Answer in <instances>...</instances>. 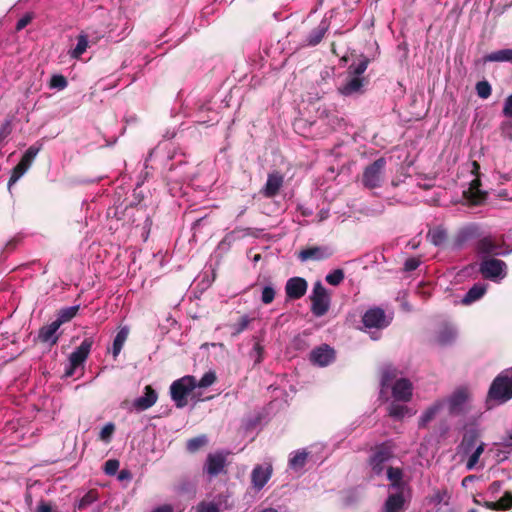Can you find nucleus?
<instances>
[{"label":"nucleus","mask_w":512,"mask_h":512,"mask_svg":"<svg viewBox=\"0 0 512 512\" xmlns=\"http://www.w3.org/2000/svg\"><path fill=\"white\" fill-rule=\"evenodd\" d=\"M398 371L386 366L382 369L380 379V397L387 398V392L391 389L392 398L403 403L409 402L413 395V384L406 378H397Z\"/></svg>","instance_id":"obj_1"},{"label":"nucleus","mask_w":512,"mask_h":512,"mask_svg":"<svg viewBox=\"0 0 512 512\" xmlns=\"http://www.w3.org/2000/svg\"><path fill=\"white\" fill-rule=\"evenodd\" d=\"M479 438V429L476 427L469 428L464 433L458 446L459 452L467 458L465 467L468 471L484 467V464H480V456L483 454L486 444Z\"/></svg>","instance_id":"obj_2"},{"label":"nucleus","mask_w":512,"mask_h":512,"mask_svg":"<svg viewBox=\"0 0 512 512\" xmlns=\"http://www.w3.org/2000/svg\"><path fill=\"white\" fill-rule=\"evenodd\" d=\"M488 397L500 404L512 398V367L502 371L492 382Z\"/></svg>","instance_id":"obj_3"},{"label":"nucleus","mask_w":512,"mask_h":512,"mask_svg":"<svg viewBox=\"0 0 512 512\" xmlns=\"http://www.w3.org/2000/svg\"><path fill=\"white\" fill-rule=\"evenodd\" d=\"M195 388L196 378L191 375L177 379L171 384L170 395L177 408H183L187 405V398Z\"/></svg>","instance_id":"obj_4"},{"label":"nucleus","mask_w":512,"mask_h":512,"mask_svg":"<svg viewBox=\"0 0 512 512\" xmlns=\"http://www.w3.org/2000/svg\"><path fill=\"white\" fill-rule=\"evenodd\" d=\"M362 322L366 331L371 334V338L378 340L379 333L377 331L386 328L390 324L391 318H388L381 308L374 307L364 313Z\"/></svg>","instance_id":"obj_5"},{"label":"nucleus","mask_w":512,"mask_h":512,"mask_svg":"<svg viewBox=\"0 0 512 512\" xmlns=\"http://www.w3.org/2000/svg\"><path fill=\"white\" fill-rule=\"evenodd\" d=\"M442 400L451 416H460L469 409L470 394L466 388H458Z\"/></svg>","instance_id":"obj_6"},{"label":"nucleus","mask_w":512,"mask_h":512,"mask_svg":"<svg viewBox=\"0 0 512 512\" xmlns=\"http://www.w3.org/2000/svg\"><path fill=\"white\" fill-rule=\"evenodd\" d=\"M311 299V312L316 317L324 316L330 308V295L320 281L314 284Z\"/></svg>","instance_id":"obj_7"},{"label":"nucleus","mask_w":512,"mask_h":512,"mask_svg":"<svg viewBox=\"0 0 512 512\" xmlns=\"http://www.w3.org/2000/svg\"><path fill=\"white\" fill-rule=\"evenodd\" d=\"M386 167L385 158L376 159L372 164L364 169L362 183L368 189H374L381 186L383 174Z\"/></svg>","instance_id":"obj_8"},{"label":"nucleus","mask_w":512,"mask_h":512,"mask_svg":"<svg viewBox=\"0 0 512 512\" xmlns=\"http://www.w3.org/2000/svg\"><path fill=\"white\" fill-rule=\"evenodd\" d=\"M479 271L484 278L494 282H500L507 275V265L504 261L499 259L484 258L480 263Z\"/></svg>","instance_id":"obj_9"},{"label":"nucleus","mask_w":512,"mask_h":512,"mask_svg":"<svg viewBox=\"0 0 512 512\" xmlns=\"http://www.w3.org/2000/svg\"><path fill=\"white\" fill-rule=\"evenodd\" d=\"M40 150L41 145H32L26 150L20 162L12 170V174L8 182L9 190L11 189V186L29 170Z\"/></svg>","instance_id":"obj_10"},{"label":"nucleus","mask_w":512,"mask_h":512,"mask_svg":"<svg viewBox=\"0 0 512 512\" xmlns=\"http://www.w3.org/2000/svg\"><path fill=\"white\" fill-rule=\"evenodd\" d=\"M382 512H402L410 500V488L389 490Z\"/></svg>","instance_id":"obj_11"},{"label":"nucleus","mask_w":512,"mask_h":512,"mask_svg":"<svg viewBox=\"0 0 512 512\" xmlns=\"http://www.w3.org/2000/svg\"><path fill=\"white\" fill-rule=\"evenodd\" d=\"M392 457L393 452L388 445L381 444L380 446L376 447L369 460L373 473L375 475H381L386 468V464Z\"/></svg>","instance_id":"obj_12"},{"label":"nucleus","mask_w":512,"mask_h":512,"mask_svg":"<svg viewBox=\"0 0 512 512\" xmlns=\"http://www.w3.org/2000/svg\"><path fill=\"white\" fill-rule=\"evenodd\" d=\"M93 338L87 337L85 338L79 347H77L69 356V363L71 366L70 370L66 371L67 376H72L74 369L82 365L87 357L89 356V353L91 351V348L93 346Z\"/></svg>","instance_id":"obj_13"},{"label":"nucleus","mask_w":512,"mask_h":512,"mask_svg":"<svg viewBox=\"0 0 512 512\" xmlns=\"http://www.w3.org/2000/svg\"><path fill=\"white\" fill-rule=\"evenodd\" d=\"M367 80L347 74L345 81L338 87V92L345 97L358 96L364 93Z\"/></svg>","instance_id":"obj_14"},{"label":"nucleus","mask_w":512,"mask_h":512,"mask_svg":"<svg viewBox=\"0 0 512 512\" xmlns=\"http://www.w3.org/2000/svg\"><path fill=\"white\" fill-rule=\"evenodd\" d=\"M477 251L484 258L489 256H504L512 252L505 250L502 244L497 243L491 236L480 239L477 243Z\"/></svg>","instance_id":"obj_15"},{"label":"nucleus","mask_w":512,"mask_h":512,"mask_svg":"<svg viewBox=\"0 0 512 512\" xmlns=\"http://www.w3.org/2000/svg\"><path fill=\"white\" fill-rule=\"evenodd\" d=\"M470 171L474 178L470 181L469 187L464 191V195L474 204L480 203L484 199V193L480 190V179L478 177L480 165L473 161L470 163Z\"/></svg>","instance_id":"obj_16"},{"label":"nucleus","mask_w":512,"mask_h":512,"mask_svg":"<svg viewBox=\"0 0 512 512\" xmlns=\"http://www.w3.org/2000/svg\"><path fill=\"white\" fill-rule=\"evenodd\" d=\"M273 468L271 464L256 465L251 472V485L256 492L261 491L271 479Z\"/></svg>","instance_id":"obj_17"},{"label":"nucleus","mask_w":512,"mask_h":512,"mask_svg":"<svg viewBox=\"0 0 512 512\" xmlns=\"http://www.w3.org/2000/svg\"><path fill=\"white\" fill-rule=\"evenodd\" d=\"M309 359L316 366L326 367L335 360V350L327 344H322L312 349Z\"/></svg>","instance_id":"obj_18"},{"label":"nucleus","mask_w":512,"mask_h":512,"mask_svg":"<svg viewBox=\"0 0 512 512\" xmlns=\"http://www.w3.org/2000/svg\"><path fill=\"white\" fill-rule=\"evenodd\" d=\"M232 508V504L229 503V496L219 494L213 501H201L197 504L196 512H221Z\"/></svg>","instance_id":"obj_19"},{"label":"nucleus","mask_w":512,"mask_h":512,"mask_svg":"<svg viewBox=\"0 0 512 512\" xmlns=\"http://www.w3.org/2000/svg\"><path fill=\"white\" fill-rule=\"evenodd\" d=\"M308 289L307 281L302 277H291L286 281L285 293L289 300L302 298Z\"/></svg>","instance_id":"obj_20"},{"label":"nucleus","mask_w":512,"mask_h":512,"mask_svg":"<svg viewBox=\"0 0 512 512\" xmlns=\"http://www.w3.org/2000/svg\"><path fill=\"white\" fill-rule=\"evenodd\" d=\"M330 27V21L328 18L324 17L320 23L317 25V27L311 29L307 35L304 37L302 44L303 46L307 47H314L317 46L322 39L324 38L325 34L329 30Z\"/></svg>","instance_id":"obj_21"},{"label":"nucleus","mask_w":512,"mask_h":512,"mask_svg":"<svg viewBox=\"0 0 512 512\" xmlns=\"http://www.w3.org/2000/svg\"><path fill=\"white\" fill-rule=\"evenodd\" d=\"M158 400L157 391L150 385L144 387L143 395L135 398L132 402V409L137 412L151 408Z\"/></svg>","instance_id":"obj_22"},{"label":"nucleus","mask_w":512,"mask_h":512,"mask_svg":"<svg viewBox=\"0 0 512 512\" xmlns=\"http://www.w3.org/2000/svg\"><path fill=\"white\" fill-rule=\"evenodd\" d=\"M284 184V176L278 172L273 171L268 174L267 181L261 189V194L266 198L275 197Z\"/></svg>","instance_id":"obj_23"},{"label":"nucleus","mask_w":512,"mask_h":512,"mask_svg":"<svg viewBox=\"0 0 512 512\" xmlns=\"http://www.w3.org/2000/svg\"><path fill=\"white\" fill-rule=\"evenodd\" d=\"M445 407V402L443 400H436L430 406H428L420 415L418 419V428L423 429L428 426L430 422H432L436 416L443 410Z\"/></svg>","instance_id":"obj_24"},{"label":"nucleus","mask_w":512,"mask_h":512,"mask_svg":"<svg viewBox=\"0 0 512 512\" xmlns=\"http://www.w3.org/2000/svg\"><path fill=\"white\" fill-rule=\"evenodd\" d=\"M332 255V250L327 246H316L302 250L299 253V259L303 262L308 260H323Z\"/></svg>","instance_id":"obj_25"},{"label":"nucleus","mask_w":512,"mask_h":512,"mask_svg":"<svg viewBox=\"0 0 512 512\" xmlns=\"http://www.w3.org/2000/svg\"><path fill=\"white\" fill-rule=\"evenodd\" d=\"M60 325L56 321H53L52 323L43 326L40 328L38 333V338L41 342L47 343L50 346L55 345L58 342L59 336L57 334V331L59 330Z\"/></svg>","instance_id":"obj_26"},{"label":"nucleus","mask_w":512,"mask_h":512,"mask_svg":"<svg viewBox=\"0 0 512 512\" xmlns=\"http://www.w3.org/2000/svg\"><path fill=\"white\" fill-rule=\"evenodd\" d=\"M309 453L305 449L293 451L289 455L288 467L296 473H301L307 463Z\"/></svg>","instance_id":"obj_27"},{"label":"nucleus","mask_w":512,"mask_h":512,"mask_svg":"<svg viewBox=\"0 0 512 512\" xmlns=\"http://www.w3.org/2000/svg\"><path fill=\"white\" fill-rule=\"evenodd\" d=\"M400 401H392L388 408V415L394 420H402L405 417H410L415 414V411L410 409L405 404L399 403Z\"/></svg>","instance_id":"obj_28"},{"label":"nucleus","mask_w":512,"mask_h":512,"mask_svg":"<svg viewBox=\"0 0 512 512\" xmlns=\"http://www.w3.org/2000/svg\"><path fill=\"white\" fill-rule=\"evenodd\" d=\"M225 465V457L219 453L210 454L207 457L205 470L210 476H216L222 472Z\"/></svg>","instance_id":"obj_29"},{"label":"nucleus","mask_w":512,"mask_h":512,"mask_svg":"<svg viewBox=\"0 0 512 512\" xmlns=\"http://www.w3.org/2000/svg\"><path fill=\"white\" fill-rule=\"evenodd\" d=\"M386 474L388 480L391 481V484L389 485V490L409 488L408 484L402 480L403 473L400 468L388 467Z\"/></svg>","instance_id":"obj_30"},{"label":"nucleus","mask_w":512,"mask_h":512,"mask_svg":"<svg viewBox=\"0 0 512 512\" xmlns=\"http://www.w3.org/2000/svg\"><path fill=\"white\" fill-rule=\"evenodd\" d=\"M457 338V330L453 326L442 327L436 336V341L441 346L451 345Z\"/></svg>","instance_id":"obj_31"},{"label":"nucleus","mask_w":512,"mask_h":512,"mask_svg":"<svg viewBox=\"0 0 512 512\" xmlns=\"http://www.w3.org/2000/svg\"><path fill=\"white\" fill-rule=\"evenodd\" d=\"M487 290V285L484 283L474 284L465 294L462 299L464 304H471L484 296Z\"/></svg>","instance_id":"obj_32"},{"label":"nucleus","mask_w":512,"mask_h":512,"mask_svg":"<svg viewBox=\"0 0 512 512\" xmlns=\"http://www.w3.org/2000/svg\"><path fill=\"white\" fill-rule=\"evenodd\" d=\"M484 506L493 511L508 510L512 508V493L505 492L498 501H486Z\"/></svg>","instance_id":"obj_33"},{"label":"nucleus","mask_w":512,"mask_h":512,"mask_svg":"<svg viewBox=\"0 0 512 512\" xmlns=\"http://www.w3.org/2000/svg\"><path fill=\"white\" fill-rule=\"evenodd\" d=\"M88 46V36L85 33H81L77 36L76 46L69 50L68 54L72 59H80V57L86 52Z\"/></svg>","instance_id":"obj_34"},{"label":"nucleus","mask_w":512,"mask_h":512,"mask_svg":"<svg viewBox=\"0 0 512 512\" xmlns=\"http://www.w3.org/2000/svg\"><path fill=\"white\" fill-rule=\"evenodd\" d=\"M128 334H129V328L127 326L121 327L119 329V331L117 332V334L113 340V345H112V354H113L114 358H116L120 354V352L128 338Z\"/></svg>","instance_id":"obj_35"},{"label":"nucleus","mask_w":512,"mask_h":512,"mask_svg":"<svg viewBox=\"0 0 512 512\" xmlns=\"http://www.w3.org/2000/svg\"><path fill=\"white\" fill-rule=\"evenodd\" d=\"M485 62H511L512 49H501L487 54L484 57Z\"/></svg>","instance_id":"obj_36"},{"label":"nucleus","mask_w":512,"mask_h":512,"mask_svg":"<svg viewBox=\"0 0 512 512\" xmlns=\"http://www.w3.org/2000/svg\"><path fill=\"white\" fill-rule=\"evenodd\" d=\"M369 59L362 57L357 63H352L347 70V74L355 77H363L362 75L367 70Z\"/></svg>","instance_id":"obj_37"},{"label":"nucleus","mask_w":512,"mask_h":512,"mask_svg":"<svg viewBox=\"0 0 512 512\" xmlns=\"http://www.w3.org/2000/svg\"><path fill=\"white\" fill-rule=\"evenodd\" d=\"M79 310V305L69 306L62 308L57 316V319L55 320L59 325L70 321L72 318H74Z\"/></svg>","instance_id":"obj_38"},{"label":"nucleus","mask_w":512,"mask_h":512,"mask_svg":"<svg viewBox=\"0 0 512 512\" xmlns=\"http://www.w3.org/2000/svg\"><path fill=\"white\" fill-rule=\"evenodd\" d=\"M429 241L435 246H441L447 239V233L442 228H435L430 230L427 234Z\"/></svg>","instance_id":"obj_39"},{"label":"nucleus","mask_w":512,"mask_h":512,"mask_svg":"<svg viewBox=\"0 0 512 512\" xmlns=\"http://www.w3.org/2000/svg\"><path fill=\"white\" fill-rule=\"evenodd\" d=\"M67 86H68V81L63 75H61V74L52 75L50 82H49L50 89H56L58 91H61V90H64Z\"/></svg>","instance_id":"obj_40"},{"label":"nucleus","mask_w":512,"mask_h":512,"mask_svg":"<svg viewBox=\"0 0 512 512\" xmlns=\"http://www.w3.org/2000/svg\"><path fill=\"white\" fill-rule=\"evenodd\" d=\"M97 501V494L94 491L87 492L76 504L78 510H83Z\"/></svg>","instance_id":"obj_41"},{"label":"nucleus","mask_w":512,"mask_h":512,"mask_svg":"<svg viewBox=\"0 0 512 512\" xmlns=\"http://www.w3.org/2000/svg\"><path fill=\"white\" fill-rule=\"evenodd\" d=\"M216 381V374L214 371L206 372L199 381L196 380V387L207 388L214 384Z\"/></svg>","instance_id":"obj_42"},{"label":"nucleus","mask_w":512,"mask_h":512,"mask_svg":"<svg viewBox=\"0 0 512 512\" xmlns=\"http://www.w3.org/2000/svg\"><path fill=\"white\" fill-rule=\"evenodd\" d=\"M207 443V438L204 435L189 439L187 441V449L189 452H196L198 449H200L202 446H204Z\"/></svg>","instance_id":"obj_43"},{"label":"nucleus","mask_w":512,"mask_h":512,"mask_svg":"<svg viewBox=\"0 0 512 512\" xmlns=\"http://www.w3.org/2000/svg\"><path fill=\"white\" fill-rule=\"evenodd\" d=\"M475 89H476L477 95L482 99H487L491 95V92H492L491 85L486 80L479 81L476 84Z\"/></svg>","instance_id":"obj_44"},{"label":"nucleus","mask_w":512,"mask_h":512,"mask_svg":"<svg viewBox=\"0 0 512 512\" xmlns=\"http://www.w3.org/2000/svg\"><path fill=\"white\" fill-rule=\"evenodd\" d=\"M344 279V272L342 269H335L334 271L330 272L326 275L325 280L328 284L337 286L339 285Z\"/></svg>","instance_id":"obj_45"},{"label":"nucleus","mask_w":512,"mask_h":512,"mask_svg":"<svg viewBox=\"0 0 512 512\" xmlns=\"http://www.w3.org/2000/svg\"><path fill=\"white\" fill-rule=\"evenodd\" d=\"M251 319L248 315L242 316L236 323L232 325L233 335H238L247 329Z\"/></svg>","instance_id":"obj_46"},{"label":"nucleus","mask_w":512,"mask_h":512,"mask_svg":"<svg viewBox=\"0 0 512 512\" xmlns=\"http://www.w3.org/2000/svg\"><path fill=\"white\" fill-rule=\"evenodd\" d=\"M276 292L272 285H266L262 289L261 301L263 304H270L275 298Z\"/></svg>","instance_id":"obj_47"},{"label":"nucleus","mask_w":512,"mask_h":512,"mask_svg":"<svg viewBox=\"0 0 512 512\" xmlns=\"http://www.w3.org/2000/svg\"><path fill=\"white\" fill-rule=\"evenodd\" d=\"M114 431L115 425L112 422H108L104 425L99 433L100 440L104 441L105 443H109Z\"/></svg>","instance_id":"obj_48"},{"label":"nucleus","mask_w":512,"mask_h":512,"mask_svg":"<svg viewBox=\"0 0 512 512\" xmlns=\"http://www.w3.org/2000/svg\"><path fill=\"white\" fill-rule=\"evenodd\" d=\"M264 349L263 346L256 342L249 353L250 358L254 361V364H259L263 360Z\"/></svg>","instance_id":"obj_49"},{"label":"nucleus","mask_w":512,"mask_h":512,"mask_svg":"<svg viewBox=\"0 0 512 512\" xmlns=\"http://www.w3.org/2000/svg\"><path fill=\"white\" fill-rule=\"evenodd\" d=\"M12 131V120L6 119L0 126V143L4 141Z\"/></svg>","instance_id":"obj_50"},{"label":"nucleus","mask_w":512,"mask_h":512,"mask_svg":"<svg viewBox=\"0 0 512 512\" xmlns=\"http://www.w3.org/2000/svg\"><path fill=\"white\" fill-rule=\"evenodd\" d=\"M119 468V462L114 459H110L105 463V473L108 475H114Z\"/></svg>","instance_id":"obj_51"},{"label":"nucleus","mask_w":512,"mask_h":512,"mask_svg":"<svg viewBox=\"0 0 512 512\" xmlns=\"http://www.w3.org/2000/svg\"><path fill=\"white\" fill-rule=\"evenodd\" d=\"M498 445H500V446L504 447L505 449H507V452H511L512 451V431L508 432L502 438V440L498 443Z\"/></svg>","instance_id":"obj_52"},{"label":"nucleus","mask_w":512,"mask_h":512,"mask_svg":"<svg viewBox=\"0 0 512 512\" xmlns=\"http://www.w3.org/2000/svg\"><path fill=\"white\" fill-rule=\"evenodd\" d=\"M450 426L446 421H441L437 427L436 433L438 434L439 438H445L447 434L449 433Z\"/></svg>","instance_id":"obj_53"},{"label":"nucleus","mask_w":512,"mask_h":512,"mask_svg":"<svg viewBox=\"0 0 512 512\" xmlns=\"http://www.w3.org/2000/svg\"><path fill=\"white\" fill-rule=\"evenodd\" d=\"M420 265V261L416 258H409L404 263V268L406 271H414Z\"/></svg>","instance_id":"obj_54"},{"label":"nucleus","mask_w":512,"mask_h":512,"mask_svg":"<svg viewBox=\"0 0 512 512\" xmlns=\"http://www.w3.org/2000/svg\"><path fill=\"white\" fill-rule=\"evenodd\" d=\"M31 20H32L31 15H29V14L24 15L17 21L16 30L20 31V30L24 29L31 22Z\"/></svg>","instance_id":"obj_55"},{"label":"nucleus","mask_w":512,"mask_h":512,"mask_svg":"<svg viewBox=\"0 0 512 512\" xmlns=\"http://www.w3.org/2000/svg\"><path fill=\"white\" fill-rule=\"evenodd\" d=\"M502 112L504 116L512 117V94L506 98Z\"/></svg>","instance_id":"obj_56"},{"label":"nucleus","mask_w":512,"mask_h":512,"mask_svg":"<svg viewBox=\"0 0 512 512\" xmlns=\"http://www.w3.org/2000/svg\"><path fill=\"white\" fill-rule=\"evenodd\" d=\"M502 489V482L501 481H493L489 487L488 492L492 495L498 494Z\"/></svg>","instance_id":"obj_57"},{"label":"nucleus","mask_w":512,"mask_h":512,"mask_svg":"<svg viewBox=\"0 0 512 512\" xmlns=\"http://www.w3.org/2000/svg\"><path fill=\"white\" fill-rule=\"evenodd\" d=\"M173 506L170 504H163L155 507L151 512H173Z\"/></svg>","instance_id":"obj_58"},{"label":"nucleus","mask_w":512,"mask_h":512,"mask_svg":"<svg viewBox=\"0 0 512 512\" xmlns=\"http://www.w3.org/2000/svg\"><path fill=\"white\" fill-rule=\"evenodd\" d=\"M52 508L49 504L45 502H40L37 507V512H51Z\"/></svg>","instance_id":"obj_59"},{"label":"nucleus","mask_w":512,"mask_h":512,"mask_svg":"<svg viewBox=\"0 0 512 512\" xmlns=\"http://www.w3.org/2000/svg\"><path fill=\"white\" fill-rule=\"evenodd\" d=\"M474 479V476L470 475V476H467L463 479L462 481V484L465 486L466 485V482H470Z\"/></svg>","instance_id":"obj_60"},{"label":"nucleus","mask_w":512,"mask_h":512,"mask_svg":"<svg viewBox=\"0 0 512 512\" xmlns=\"http://www.w3.org/2000/svg\"><path fill=\"white\" fill-rule=\"evenodd\" d=\"M259 512H278V510H277V509H275V508H272V507H268V508H264V509H262V510H261V511H259Z\"/></svg>","instance_id":"obj_61"},{"label":"nucleus","mask_w":512,"mask_h":512,"mask_svg":"<svg viewBox=\"0 0 512 512\" xmlns=\"http://www.w3.org/2000/svg\"><path fill=\"white\" fill-rule=\"evenodd\" d=\"M127 474H128L127 472L121 471L119 478L120 479L126 478Z\"/></svg>","instance_id":"obj_62"},{"label":"nucleus","mask_w":512,"mask_h":512,"mask_svg":"<svg viewBox=\"0 0 512 512\" xmlns=\"http://www.w3.org/2000/svg\"><path fill=\"white\" fill-rule=\"evenodd\" d=\"M260 259V255H255L254 256V261H258Z\"/></svg>","instance_id":"obj_63"}]
</instances>
